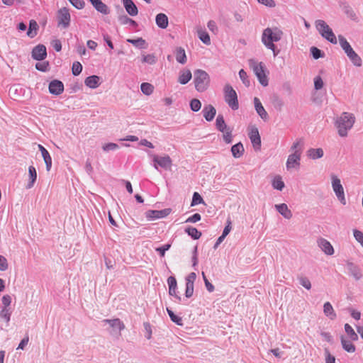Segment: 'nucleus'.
<instances>
[{
  "instance_id": "29",
  "label": "nucleus",
  "mask_w": 363,
  "mask_h": 363,
  "mask_svg": "<svg viewBox=\"0 0 363 363\" xmlns=\"http://www.w3.org/2000/svg\"><path fill=\"white\" fill-rule=\"evenodd\" d=\"M100 77L96 75L89 76L85 79L84 84L86 86L91 89L97 88L100 83Z\"/></svg>"
},
{
  "instance_id": "9",
  "label": "nucleus",
  "mask_w": 363,
  "mask_h": 363,
  "mask_svg": "<svg viewBox=\"0 0 363 363\" xmlns=\"http://www.w3.org/2000/svg\"><path fill=\"white\" fill-rule=\"evenodd\" d=\"M330 177L332 181V188L335 196L342 204L345 205L346 199L340 179L334 174H331Z\"/></svg>"
},
{
  "instance_id": "41",
  "label": "nucleus",
  "mask_w": 363,
  "mask_h": 363,
  "mask_svg": "<svg viewBox=\"0 0 363 363\" xmlns=\"http://www.w3.org/2000/svg\"><path fill=\"white\" fill-rule=\"evenodd\" d=\"M140 89L144 94L150 96L154 91V86L148 82H143L140 85Z\"/></svg>"
},
{
  "instance_id": "48",
  "label": "nucleus",
  "mask_w": 363,
  "mask_h": 363,
  "mask_svg": "<svg viewBox=\"0 0 363 363\" xmlns=\"http://www.w3.org/2000/svg\"><path fill=\"white\" fill-rule=\"evenodd\" d=\"M310 51L311 54L315 60H318L323 57V52L316 47H311Z\"/></svg>"
},
{
  "instance_id": "7",
  "label": "nucleus",
  "mask_w": 363,
  "mask_h": 363,
  "mask_svg": "<svg viewBox=\"0 0 363 363\" xmlns=\"http://www.w3.org/2000/svg\"><path fill=\"white\" fill-rule=\"evenodd\" d=\"M250 67L253 69L255 74L257 76L259 82L264 86H267L269 84L267 77L264 72V65L262 62H257L253 59L249 60Z\"/></svg>"
},
{
  "instance_id": "43",
  "label": "nucleus",
  "mask_w": 363,
  "mask_h": 363,
  "mask_svg": "<svg viewBox=\"0 0 363 363\" xmlns=\"http://www.w3.org/2000/svg\"><path fill=\"white\" fill-rule=\"evenodd\" d=\"M11 311L10 308L2 307L0 312V318H3L6 323L11 320Z\"/></svg>"
},
{
  "instance_id": "5",
  "label": "nucleus",
  "mask_w": 363,
  "mask_h": 363,
  "mask_svg": "<svg viewBox=\"0 0 363 363\" xmlns=\"http://www.w3.org/2000/svg\"><path fill=\"white\" fill-rule=\"evenodd\" d=\"M315 26L320 35L333 44L337 43V38L333 30L323 20H316Z\"/></svg>"
},
{
  "instance_id": "15",
  "label": "nucleus",
  "mask_w": 363,
  "mask_h": 363,
  "mask_svg": "<svg viewBox=\"0 0 363 363\" xmlns=\"http://www.w3.org/2000/svg\"><path fill=\"white\" fill-rule=\"evenodd\" d=\"M153 162L155 163L154 167L155 169H157V166L164 169H167L172 165V160L168 155L164 157L155 155L153 157Z\"/></svg>"
},
{
  "instance_id": "24",
  "label": "nucleus",
  "mask_w": 363,
  "mask_h": 363,
  "mask_svg": "<svg viewBox=\"0 0 363 363\" xmlns=\"http://www.w3.org/2000/svg\"><path fill=\"white\" fill-rule=\"evenodd\" d=\"M202 113L204 118L207 121H211L216 114V110L212 105L209 104L204 106L202 110Z\"/></svg>"
},
{
  "instance_id": "31",
  "label": "nucleus",
  "mask_w": 363,
  "mask_h": 363,
  "mask_svg": "<svg viewBox=\"0 0 363 363\" xmlns=\"http://www.w3.org/2000/svg\"><path fill=\"white\" fill-rule=\"evenodd\" d=\"M323 313L325 316L332 320H335L337 317L336 313L335 312L333 307L330 302H325L324 303Z\"/></svg>"
},
{
  "instance_id": "30",
  "label": "nucleus",
  "mask_w": 363,
  "mask_h": 363,
  "mask_svg": "<svg viewBox=\"0 0 363 363\" xmlns=\"http://www.w3.org/2000/svg\"><path fill=\"white\" fill-rule=\"evenodd\" d=\"M174 53H175L176 60L179 63H180L182 65L186 64V62L187 61V58H186L185 50L183 48L177 47L175 50Z\"/></svg>"
},
{
  "instance_id": "16",
  "label": "nucleus",
  "mask_w": 363,
  "mask_h": 363,
  "mask_svg": "<svg viewBox=\"0 0 363 363\" xmlns=\"http://www.w3.org/2000/svg\"><path fill=\"white\" fill-rule=\"evenodd\" d=\"M249 138L253 145L255 150H260L261 148V138L259 130L257 128H252L249 133Z\"/></svg>"
},
{
  "instance_id": "21",
  "label": "nucleus",
  "mask_w": 363,
  "mask_h": 363,
  "mask_svg": "<svg viewBox=\"0 0 363 363\" xmlns=\"http://www.w3.org/2000/svg\"><path fill=\"white\" fill-rule=\"evenodd\" d=\"M94 9L99 13L107 15L110 13V10L107 5L102 2L101 0H89Z\"/></svg>"
},
{
  "instance_id": "25",
  "label": "nucleus",
  "mask_w": 363,
  "mask_h": 363,
  "mask_svg": "<svg viewBox=\"0 0 363 363\" xmlns=\"http://www.w3.org/2000/svg\"><path fill=\"white\" fill-rule=\"evenodd\" d=\"M156 25L162 29H165L168 26V17L163 13H158L155 17Z\"/></svg>"
},
{
  "instance_id": "54",
  "label": "nucleus",
  "mask_w": 363,
  "mask_h": 363,
  "mask_svg": "<svg viewBox=\"0 0 363 363\" xmlns=\"http://www.w3.org/2000/svg\"><path fill=\"white\" fill-rule=\"evenodd\" d=\"M239 77H240V79L242 80V83L245 86H250V80L248 79L247 72L244 69H242L240 70Z\"/></svg>"
},
{
  "instance_id": "46",
  "label": "nucleus",
  "mask_w": 363,
  "mask_h": 363,
  "mask_svg": "<svg viewBox=\"0 0 363 363\" xmlns=\"http://www.w3.org/2000/svg\"><path fill=\"white\" fill-rule=\"evenodd\" d=\"M203 203L204 201L203 198L201 196V195L198 192H194L192 196L191 206H194L196 205H199Z\"/></svg>"
},
{
  "instance_id": "40",
  "label": "nucleus",
  "mask_w": 363,
  "mask_h": 363,
  "mask_svg": "<svg viewBox=\"0 0 363 363\" xmlns=\"http://www.w3.org/2000/svg\"><path fill=\"white\" fill-rule=\"evenodd\" d=\"M167 312L171 319V320L176 323L177 325H183V320H182V318L180 317V316H178L176 314H174V313L169 309L168 308H167Z\"/></svg>"
},
{
  "instance_id": "56",
  "label": "nucleus",
  "mask_w": 363,
  "mask_h": 363,
  "mask_svg": "<svg viewBox=\"0 0 363 363\" xmlns=\"http://www.w3.org/2000/svg\"><path fill=\"white\" fill-rule=\"evenodd\" d=\"M49 67V62L44 61L43 62H38L35 64V69L41 72H47Z\"/></svg>"
},
{
  "instance_id": "27",
  "label": "nucleus",
  "mask_w": 363,
  "mask_h": 363,
  "mask_svg": "<svg viewBox=\"0 0 363 363\" xmlns=\"http://www.w3.org/2000/svg\"><path fill=\"white\" fill-rule=\"evenodd\" d=\"M275 208L285 218L290 219L292 217V213L286 203L277 204Z\"/></svg>"
},
{
  "instance_id": "55",
  "label": "nucleus",
  "mask_w": 363,
  "mask_h": 363,
  "mask_svg": "<svg viewBox=\"0 0 363 363\" xmlns=\"http://www.w3.org/2000/svg\"><path fill=\"white\" fill-rule=\"evenodd\" d=\"M118 147H119V146L118 144L113 143H108L105 144L102 147V149L105 152H108V151L116 150L117 149H118Z\"/></svg>"
},
{
  "instance_id": "10",
  "label": "nucleus",
  "mask_w": 363,
  "mask_h": 363,
  "mask_svg": "<svg viewBox=\"0 0 363 363\" xmlns=\"http://www.w3.org/2000/svg\"><path fill=\"white\" fill-rule=\"evenodd\" d=\"M57 18L58 26H62L63 28H67L69 26L71 16L67 8L63 7L59 9Z\"/></svg>"
},
{
  "instance_id": "20",
  "label": "nucleus",
  "mask_w": 363,
  "mask_h": 363,
  "mask_svg": "<svg viewBox=\"0 0 363 363\" xmlns=\"http://www.w3.org/2000/svg\"><path fill=\"white\" fill-rule=\"evenodd\" d=\"M123 5L126 12L131 16H135L138 13V9L133 0H122Z\"/></svg>"
},
{
  "instance_id": "13",
  "label": "nucleus",
  "mask_w": 363,
  "mask_h": 363,
  "mask_svg": "<svg viewBox=\"0 0 363 363\" xmlns=\"http://www.w3.org/2000/svg\"><path fill=\"white\" fill-rule=\"evenodd\" d=\"M102 323L104 325L108 324L112 328L113 331H116L118 334L125 328L124 323L119 318L104 319Z\"/></svg>"
},
{
  "instance_id": "45",
  "label": "nucleus",
  "mask_w": 363,
  "mask_h": 363,
  "mask_svg": "<svg viewBox=\"0 0 363 363\" xmlns=\"http://www.w3.org/2000/svg\"><path fill=\"white\" fill-rule=\"evenodd\" d=\"M284 183L280 177H276L272 182V186L274 189L279 191H282L284 188Z\"/></svg>"
},
{
  "instance_id": "6",
  "label": "nucleus",
  "mask_w": 363,
  "mask_h": 363,
  "mask_svg": "<svg viewBox=\"0 0 363 363\" xmlns=\"http://www.w3.org/2000/svg\"><path fill=\"white\" fill-rule=\"evenodd\" d=\"M216 129L223 133V138L225 143L230 144L233 141V128L228 126L225 122L224 117L218 114L216 120Z\"/></svg>"
},
{
  "instance_id": "37",
  "label": "nucleus",
  "mask_w": 363,
  "mask_h": 363,
  "mask_svg": "<svg viewBox=\"0 0 363 363\" xmlns=\"http://www.w3.org/2000/svg\"><path fill=\"white\" fill-rule=\"evenodd\" d=\"M345 333L348 335L349 338L352 341H357L358 340V335L354 330V329L352 328V326L348 324L345 323L344 325Z\"/></svg>"
},
{
  "instance_id": "61",
  "label": "nucleus",
  "mask_w": 363,
  "mask_h": 363,
  "mask_svg": "<svg viewBox=\"0 0 363 363\" xmlns=\"http://www.w3.org/2000/svg\"><path fill=\"white\" fill-rule=\"evenodd\" d=\"M323 86V81L320 76H317L314 78V89L315 90H320Z\"/></svg>"
},
{
  "instance_id": "11",
  "label": "nucleus",
  "mask_w": 363,
  "mask_h": 363,
  "mask_svg": "<svg viewBox=\"0 0 363 363\" xmlns=\"http://www.w3.org/2000/svg\"><path fill=\"white\" fill-rule=\"evenodd\" d=\"M169 208H164L162 210H150L146 212V218L148 220H154L165 218L169 214Z\"/></svg>"
},
{
  "instance_id": "57",
  "label": "nucleus",
  "mask_w": 363,
  "mask_h": 363,
  "mask_svg": "<svg viewBox=\"0 0 363 363\" xmlns=\"http://www.w3.org/2000/svg\"><path fill=\"white\" fill-rule=\"evenodd\" d=\"M194 294V284L186 283L185 296L191 298Z\"/></svg>"
},
{
  "instance_id": "19",
  "label": "nucleus",
  "mask_w": 363,
  "mask_h": 363,
  "mask_svg": "<svg viewBox=\"0 0 363 363\" xmlns=\"http://www.w3.org/2000/svg\"><path fill=\"white\" fill-rule=\"evenodd\" d=\"M347 269L351 276H352L356 280H359L362 278V272L360 268L351 262H347Z\"/></svg>"
},
{
  "instance_id": "26",
  "label": "nucleus",
  "mask_w": 363,
  "mask_h": 363,
  "mask_svg": "<svg viewBox=\"0 0 363 363\" xmlns=\"http://www.w3.org/2000/svg\"><path fill=\"white\" fill-rule=\"evenodd\" d=\"M192 78L191 72L189 69H182L179 72L178 82L181 84H186Z\"/></svg>"
},
{
  "instance_id": "39",
  "label": "nucleus",
  "mask_w": 363,
  "mask_h": 363,
  "mask_svg": "<svg viewBox=\"0 0 363 363\" xmlns=\"http://www.w3.org/2000/svg\"><path fill=\"white\" fill-rule=\"evenodd\" d=\"M303 145V140L301 139H298L293 143L290 150L293 152L292 153H298L299 155H301Z\"/></svg>"
},
{
  "instance_id": "32",
  "label": "nucleus",
  "mask_w": 363,
  "mask_h": 363,
  "mask_svg": "<svg viewBox=\"0 0 363 363\" xmlns=\"http://www.w3.org/2000/svg\"><path fill=\"white\" fill-rule=\"evenodd\" d=\"M245 149L242 143L239 142L231 147V152L235 158H240L243 155Z\"/></svg>"
},
{
  "instance_id": "1",
  "label": "nucleus",
  "mask_w": 363,
  "mask_h": 363,
  "mask_svg": "<svg viewBox=\"0 0 363 363\" xmlns=\"http://www.w3.org/2000/svg\"><path fill=\"white\" fill-rule=\"evenodd\" d=\"M355 122L354 114L348 112H343L338 116L335 122V127L337 129L340 137H346L348 131L353 127Z\"/></svg>"
},
{
  "instance_id": "17",
  "label": "nucleus",
  "mask_w": 363,
  "mask_h": 363,
  "mask_svg": "<svg viewBox=\"0 0 363 363\" xmlns=\"http://www.w3.org/2000/svg\"><path fill=\"white\" fill-rule=\"evenodd\" d=\"M317 243L318 246L327 255H332L334 254V248L333 245L326 239L320 238L318 239Z\"/></svg>"
},
{
  "instance_id": "4",
  "label": "nucleus",
  "mask_w": 363,
  "mask_h": 363,
  "mask_svg": "<svg viewBox=\"0 0 363 363\" xmlns=\"http://www.w3.org/2000/svg\"><path fill=\"white\" fill-rule=\"evenodd\" d=\"M338 39L342 49L345 51V54L353 65L357 67L362 66V61L361 57L354 52L346 38L340 35L338 36Z\"/></svg>"
},
{
  "instance_id": "53",
  "label": "nucleus",
  "mask_w": 363,
  "mask_h": 363,
  "mask_svg": "<svg viewBox=\"0 0 363 363\" xmlns=\"http://www.w3.org/2000/svg\"><path fill=\"white\" fill-rule=\"evenodd\" d=\"M353 235L355 240L361 245L363 247V233L357 229L353 230Z\"/></svg>"
},
{
  "instance_id": "49",
  "label": "nucleus",
  "mask_w": 363,
  "mask_h": 363,
  "mask_svg": "<svg viewBox=\"0 0 363 363\" xmlns=\"http://www.w3.org/2000/svg\"><path fill=\"white\" fill-rule=\"evenodd\" d=\"M171 245V243H167L160 247H157L155 250L159 253L161 257H163L165 255V252L170 249Z\"/></svg>"
},
{
  "instance_id": "23",
  "label": "nucleus",
  "mask_w": 363,
  "mask_h": 363,
  "mask_svg": "<svg viewBox=\"0 0 363 363\" xmlns=\"http://www.w3.org/2000/svg\"><path fill=\"white\" fill-rule=\"evenodd\" d=\"M38 148L42 154V157H43L44 162L45 163L46 169L47 171H50L52 167L51 156L49 152L47 150V149L45 148L42 145H38Z\"/></svg>"
},
{
  "instance_id": "52",
  "label": "nucleus",
  "mask_w": 363,
  "mask_h": 363,
  "mask_svg": "<svg viewBox=\"0 0 363 363\" xmlns=\"http://www.w3.org/2000/svg\"><path fill=\"white\" fill-rule=\"evenodd\" d=\"M142 61L149 65H154L156 63V57L153 54H148L143 56Z\"/></svg>"
},
{
  "instance_id": "42",
  "label": "nucleus",
  "mask_w": 363,
  "mask_h": 363,
  "mask_svg": "<svg viewBox=\"0 0 363 363\" xmlns=\"http://www.w3.org/2000/svg\"><path fill=\"white\" fill-rule=\"evenodd\" d=\"M198 36L200 40L206 45L211 44V38L208 33L205 30H199Z\"/></svg>"
},
{
  "instance_id": "8",
  "label": "nucleus",
  "mask_w": 363,
  "mask_h": 363,
  "mask_svg": "<svg viewBox=\"0 0 363 363\" xmlns=\"http://www.w3.org/2000/svg\"><path fill=\"white\" fill-rule=\"evenodd\" d=\"M224 99L226 104L229 106V107L233 110L236 111L239 108V102L238 99V95L236 91L233 89V88L229 85L226 84L224 86Z\"/></svg>"
},
{
  "instance_id": "62",
  "label": "nucleus",
  "mask_w": 363,
  "mask_h": 363,
  "mask_svg": "<svg viewBox=\"0 0 363 363\" xmlns=\"http://www.w3.org/2000/svg\"><path fill=\"white\" fill-rule=\"evenodd\" d=\"M202 277L207 291L209 292H213L215 289L214 286L208 280L204 272H202Z\"/></svg>"
},
{
  "instance_id": "3",
  "label": "nucleus",
  "mask_w": 363,
  "mask_h": 363,
  "mask_svg": "<svg viewBox=\"0 0 363 363\" xmlns=\"http://www.w3.org/2000/svg\"><path fill=\"white\" fill-rule=\"evenodd\" d=\"M194 83L197 91L203 92L209 86L210 77L206 71L200 69H196L194 72Z\"/></svg>"
},
{
  "instance_id": "44",
  "label": "nucleus",
  "mask_w": 363,
  "mask_h": 363,
  "mask_svg": "<svg viewBox=\"0 0 363 363\" xmlns=\"http://www.w3.org/2000/svg\"><path fill=\"white\" fill-rule=\"evenodd\" d=\"M127 41L138 48L143 49L145 48V40L142 38H138L136 39H128Z\"/></svg>"
},
{
  "instance_id": "60",
  "label": "nucleus",
  "mask_w": 363,
  "mask_h": 363,
  "mask_svg": "<svg viewBox=\"0 0 363 363\" xmlns=\"http://www.w3.org/2000/svg\"><path fill=\"white\" fill-rule=\"evenodd\" d=\"M69 3L77 9H82L85 3L83 0H68Z\"/></svg>"
},
{
  "instance_id": "58",
  "label": "nucleus",
  "mask_w": 363,
  "mask_h": 363,
  "mask_svg": "<svg viewBox=\"0 0 363 363\" xmlns=\"http://www.w3.org/2000/svg\"><path fill=\"white\" fill-rule=\"evenodd\" d=\"M167 284L169 286V290L176 289L177 287V279L174 277L170 276L167 279Z\"/></svg>"
},
{
  "instance_id": "34",
  "label": "nucleus",
  "mask_w": 363,
  "mask_h": 363,
  "mask_svg": "<svg viewBox=\"0 0 363 363\" xmlns=\"http://www.w3.org/2000/svg\"><path fill=\"white\" fill-rule=\"evenodd\" d=\"M39 28L38 24L35 20H30L29 22V26L27 31V35L30 38L35 37L38 34V30Z\"/></svg>"
},
{
  "instance_id": "35",
  "label": "nucleus",
  "mask_w": 363,
  "mask_h": 363,
  "mask_svg": "<svg viewBox=\"0 0 363 363\" xmlns=\"http://www.w3.org/2000/svg\"><path fill=\"white\" fill-rule=\"evenodd\" d=\"M118 21L121 25H129L133 28H136L138 26V23L135 21L131 19L126 15L121 16L118 18Z\"/></svg>"
},
{
  "instance_id": "36",
  "label": "nucleus",
  "mask_w": 363,
  "mask_h": 363,
  "mask_svg": "<svg viewBox=\"0 0 363 363\" xmlns=\"http://www.w3.org/2000/svg\"><path fill=\"white\" fill-rule=\"evenodd\" d=\"M185 232L194 240H198L201 236V233L192 226L186 228Z\"/></svg>"
},
{
  "instance_id": "47",
  "label": "nucleus",
  "mask_w": 363,
  "mask_h": 363,
  "mask_svg": "<svg viewBox=\"0 0 363 363\" xmlns=\"http://www.w3.org/2000/svg\"><path fill=\"white\" fill-rule=\"evenodd\" d=\"M190 108L194 112L199 111L201 108V103L199 99H194L190 101Z\"/></svg>"
},
{
  "instance_id": "18",
  "label": "nucleus",
  "mask_w": 363,
  "mask_h": 363,
  "mask_svg": "<svg viewBox=\"0 0 363 363\" xmlns=\"http://www.w3.org/2000/svg\"><path fill=\"white\" fill-rule=\"evenodd\" d=\"M48 89L50 94L57 96L63 92L64 84L61 81L54 79L50 82Z\"/></svg>"
},
{
  "instance_id": "59",
  "label": "nucleus",
  "mask_w": 363,
  "mask_h": 363,
  "mask_svg": "<svg viewBox=\"0 0 363 363\" xmlns=\"http://www.w3.org/2000/svg\"><path fill=\"white\" fill-rule=\"evenodd\" d=\"M299 284L308 290L311 289V283L306 277L299 278Z\"/></svg>"
},
{
  "instance_id": "64",
  "label": "nucleus",
  "mask_w": 363,
  "mask_h": 363,
  "mask_svg": "<svg viewBox=\"0 0 363 363\" xmlns=\"http://www.w3.org/2000/svg\"><path fill=\"white\" fill-rule=\"evenodd\" d=\"M1 303L3 307L9 308L11 303V297L8 294L4 295L1 298Z\"/></svg>"
},
{
  "instance_id": "38",
  "label": "nucleus",
  "mask_w": 363,
  "mask_h": 363,
  "mask_svg": "<svg viewBox=\"0 0 363 363\" xmlns=\"http://www.w3.org/2000/svg\"><path fill=\"white\" fill-rule=\"evenodd\" d=\"M340 340L342 348L345 351L347 352H354L355 351V346L351 342L346 340L343 336H341Z\"/></svg>"
},
{
  "instance_id": "33",
  "label": "nucleus",
  "mask_w": 363,
  "mask_h": 363,
  "mask_svg": "<svg viewBox=\"0 0 363 363\" xmlns=\"http://www.w3.org/2000/svg\"><path fill=\"white\" fill-rule=\"evenodd\" d=\"M28 174H29V182L26 185V188L31 189L34 186V184L37 179L36 169L33 166H30L28 167Z\"/></svg>"
},
{
  "instance_id": "12",
  "label": "nucleus",
  "mask_w": 363,
  "mask_h": 363,
  "mask_svg": "<svg viewBox=\"0 0 363 363\" xmlns=\"http://www.w3.org/2000/svg\"><path fill=\"white\" fill-rule=\"evenodd\" d=\"M31 56L33 59L38 61L45 60L47 57L46 47L41 44L36 45L32 50Z\"/></svg>"
},
{
  "instance_id": "63",
  "label": "nucleus",
  "mask_w": 363,
  "mask_h": 363,
  "mask_svg": "<svg viewBox=\"0 0 363 363\" xmlns=\"http://www.w3.org/2000/svg\"><path fill=\"white\" fill-rule=\"evenodd\" d=\"M325 363H335V357L332 355L328 349H325Z\"/></svg>"
},
{
  "instance_id": "28",
  "label": "nucleus",
  "mask_w": 363,
  "mask_h": 363,
  "mask_svg": "<svg viewBox=\"0 0 363 363\" xmlns=\"http://www.w3.org/2000/svg\"><path fill=\"white\" fill-rule=\"evenodd\" d=\"M324 152L320 147L319 148H310L306 152L308 157L312 160H318L323 157Z\"/></svg>"
},
{
  "instance_id": "2",
  "label": "nucleus",
  "mask_w": 363,
  "mask_h": 363,
  "mask_svg": "<svg viewBox=\"0 0 363 363\" xmlns=\"http://www.w3.org/2000/svg\"><path fill=\"white\" fill-rule=\"evenodd\" d=\"M283 35V31L278 27H268L263 30L261 40L264 46L274 48V43L281 40Z\"/></svg>"
},
{
  "instance_id": "51",
  "label": "nucleus",
  "mask_w": 363,
  "mask_h": 363,
  "mask_svg": "<svg viewBox=\"0 0 363 363\" xmlns=\"http://www.w3.org/2000/svg\"><path fill=\"white\" fill-rule=\"evenodd\" d=\"M272 104L274 107L278 111H281L284 106L283 100L277 96H274Z\"/></svg>"
},
{
  "instance_id": "14",
  "label": "nucleus",
  "mask_w": 363,
  "mask_h": 363,
  "mask_svg": "<svg viewBox=\"0 0 363 363\" xmlns=\"http://www.w3.org/2000/svg\"><path fill=\"white\" fill-rule=\"evenodd\" d=\"M301 156L298 153H291L288 156L286 163L287 170L297 169L300 167Z\"/></svg>"
},
{
  "instance_id": "22",
  "label": "nucleus",
  "mask_w": 363,
  "mask_h": 363,
  "mask_svg": "<svg viewBox=\"0 0 363 363\" xmlns=\"http://www.w3.org/2000/svg\"><path fill=\"white\" fill-rule=\"evenodd\" d=\"M254 104L257 114L260 116L262 119L266 121L269 117L268 113L258 98H254Z\"/></svg>"
},
{
  "instance_id": "50",
  "label": "nucleus",
  "mask_w": 363,
  "mask_h": 363,
  "mask_svg": "<svg viewBox=\"0 0 363 363\" xmlns=\"http://www.w3.org/2000/svg\"><path fill=\"white\" fill-rule=\"evenodd\" d=\"M82 71V65L79 62L72 64V72L74 76H78Z\"/></svg>"
}]
</instances>
